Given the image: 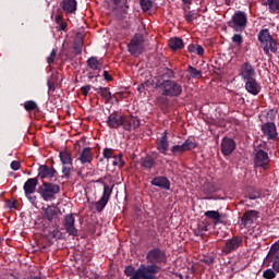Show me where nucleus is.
I'll list each match as a JSON object with an SVG mask.
<instances>
[{
    "mask_svg": "<svg viewBox=\"0 0 279 279\" xmlns=\"http://www.w3.org/2000/svg\"><path fill=\"white\" fill-rule=\"evenodd\" d=\"M255 167H262L263 169H269V155L263 149H258L255 153Z\"/></svg>",
    "mask_w": 279,
    "mask_h": 279,
    "instance_id": "9",
    "label": "nucleus"
},
{
    "mask_svg": "<svg viewBox=\"0 0 279 279\" xmlns=\"http://www.w3.org/2000/svg\"><path fill=\"white\" fill-rule=\"evenodd\" d=\"M262 132L268 141H276V138H278V131L276 130V124L274 122H268L262 125Z\"/></svg>",
    "mask_w": 279,
    "mask_h": 279,
    "instance_id": "11",
    "label": "nucleus"
},
{
    "mask_svg": "<svg viewBox=\"0 0 279 279\" xmlns=\"http://www.w3.org/2000/svg\"><path fill=\"white\" fill-rule=\"evenodd\" d=\"M93 149L90 147H85L81 150L77 160H80L81 165H88L93 162Z\"/></svg>",
    "mask_w": 279,
    "mask_h": 279,
    "instance_id": "19",
    "label": "nucleus"
},
{
    "mask_svg": "<svg viewBox=\"0 0 279 279\" xmlns=\"http://www.w3.org/2000/svg\"><path fill=\"white\" fill-rule=\"evenodd\" d=\"M236 149V142L230 137H225L221 142V153L223 156H230Z\"/></svg>",
    "mask_w": 279,
    "mask_h": 279,
    "instance_id": "15",
    "label": "nucleus"
},
{
    "mask_svg": "<svg viewBox=\"0 0 279 279\" xmlns=\"http://www.w3.org/2000/svg\"><path fill=\"white\" fill-rule=\"evenodd\" d=\"M270 12L279 10V0H266Z\"/></svg>",
    "mask_w": 279,
    "mask_h": 279,
    "instance_id": "36",
    "label": "nucleus"
},
{
    "mask_svg": "<svg viewBox=\"0 0 279 279\" xmlns=\"http://www.w3.org/2000/svg\"><path fill=\"white\" fill-rule=\"evenodd\" d=\"M71 171H73V166H63L62 173L64 178H71Z\"/></svg>",
    "mask_w": 279,
    "mask_h": 279,
    "instance_id": "44",
    "label": "nucleus"
},
{
    "mask_svg": "<svg viewBox=\"0 0 279 279\" xmlns=\"http://www.w3.org/2000/svg\"><path fill=\"white\" fill-rule=\"evenodd\" d=\"M56 168H49L47 165H41L38 168V178L40 180H51V178H56Z\"/></svg>",
    "mask_w": 279,
    "mask_h": 279,
    "instance_id": "14",
    "label": "nucleus"
},
{
    "mask_svg": "<svg viewBox=\"0 0 279 279\" xmlns=\"http://www.w3.org/2000/svg\"><path fill=\"white\" fill-rule=\"evenodd\" d=\"M138 274L141 276L140 278H142V279H151V275L158 274V266H156V265H148V266L142 265L138 268Z\"/></svg>",
    "mask_w": 279,
    "mask_h": 279,
    "instance_id": "16",
    "label": "nucleus"
},
{
    "mask_svg": "<svg viewBox=\"0 0 279 279\" xmlns=\"http://www.w3.org/2000/svg\"><path fill=\"white\" fill-rule=\"evenodd\" d=\"M56 56H57L56 50H52L50 56L47 58L48 64H51V62H53V60H56Z\"/></svg>",
    "mask_w": 279,
    "mask_h": 279,
    "instance_id": "48",
    "label": "nucleus"
},
{
    "mask_svg": "<svg viewBox=\"0 0 279 279\" xmlns=\"http://www.w3.org/2000/svg\"><path fill=\"white\" fill-rule=\"evenodd\" d=\"M228 25L234 32H243L247 27V14L243 11H236L228 22Z\"/></svg>",
    "mask_w": 279,
    "mask_h": 279,
    "instance_id": "3",
    "label": "nucleus"
},
{
    "mask_svg": "<svg viewBox=\"0 0 279 279\" xmlns=\"http://www.w3.org/2000/svg\"><path fill=\"white\" fill-rule=\"evenodd\" d=\"M181 279H183V278L181 277Z\"/></svg>",
    "mask_w": 279,
    "mask_h": 279,
    "instance_id": "55",
    "label": "nucleus"
},
{
    "mask_svg": "<svg viewBox=\"0 0 279 279\" xmlns=\"http://www.w3.org/2000/svg\"><path fill=\"white\" fill-rule=\"evenodd\" d=\"M11 169H12L13 171H19V169H21V162H19V161H12V162H11Z\"/></svg>",
    "mask_w": 279,
    "mask_h": 279,
    "instance_id": "47",
    "label": "nucleus"
},
{
    "mask_svg": "<svg viewBox=\"0 0 279 279\" xmlns=\"http://www.w3.org/2000/svg\"><path fill=\"white\" fill-rule=\"evenodd\" d=\"M150 184H153V186H159V189H165L166 191L171 189V183L166 177H156L151 180Z\"/></svg>",
    "mask_w": 279,
    "mask_h": 279,
    "instance_id": "22",
    "label": "nucleus"
},
{
    "mask_svg": "<svg viewBox=\"0 0 279 279\" xmlns=\"http://www.w3.org/2000/svg\"><path fill=\"white\" fill-rule=\"evenodd\" d=\"M87 66L92 69V71H101L104 63L97 59V57H92L87 60Z\"/></svg>",
    "mask_w": 279,
    "mask_h": 279,
    "instance_id": "28",
    "label": "nucleus"
},
{
    "mask_svg": "<svg viewBox=\"0 0 279 279\" xmlns=\"http://www.w3.org/2000/svg\"><path fill=\"white\" fill-rule=\"evenodd\" d=\"M227 5H230V0H226Z\"/></svg>",
    "mask_w": 279,
    "mask_h": 279,
    "instance_id": "53",
    "label": "nucleus"
},
{
    "mask_svg": "<svg viewBox=\"0 0 279 279\" xmlns=\"http://www.w3.org/2000/svg\"><path fill=\"white\" fill-rule=\"evenodd\" d=\"M151 5H154L151 0H141V7L144 12H147V10H151Z\"/></svg>",
    "mask_w": 279,
    "mask_h": 279,
    "instance_id": "39",
    "label": "nucleus"
},
{
    "mask_svg": "<svg viewBox=\"0 0 279 279\" xmlns=\"http://www.w3.org/2000/svg\"><path fill=\"white\" fill-rule=\"evenodd\" d=\"M146 258L149 263H165L166 257H165V252H162L160 248H153L150 250Z\"/></svg>",
    "mask_w": 279,
    "mask_h": 279,
    "instance_id": "13",
    "label": "nucleus"
},
{
    "mask_svg": "<svg viewBox=\"0 0 279 279\" xmlns=\"http://www.w3.org/2000/svg\"><path fill=\"white\" fill-rule=\"evenodd\" d=\"M187 73L193 80H199L202 77V71L193 68V65L187 66Z\"/></svg>",
    "mask_w": 279,
    "mask_h": 279,
    "instance_id": "31",
    "label": "nucleus"
},
{
    "mask_svg": "<svg viewBox=\"0 0 279 279\" xmlns=\"http://www.w3.org/2000/svg\"><path fill=\"white\" fill-rule=\"evenodd\" d=\"M205 217H207V219H213V221H219V219H221V214H219V211L208 210L205 213Z\"/></svg>",
    "mask_w": 279,
    "mask_h": 279,
    "instance_id": "35",
    "label": "nucleus"
},
{
    "mask_svg": "<svg viewBox=\"0 0 279 279\" xmlns=\"http://www.w3.org/2000/svg\"><path fill=\"white\" fill-rule=\"evenodd\" d=\"M279 256V244H274L268 252V258H275Z\"/></svg>",
    "mask_w": 279,
    "mask_h": 279,
    "instance_id": "37",
    "label": "nucleus"
},
{
    "mask_svg": "<svg viewBox=\"0 0 279 279\" xmlns=\"http://www.w3.org/2000/svg\"><path fill=\"white\" fill-rule=\"evenodd\" d=\"M59 158L63 166L73 167V155L71 154V150L63 149L59 151Z\"/></svg>",
    "mask_w": 279,
    "mask_h": 279,
    "instance_id": "23",
    "label": "nucleus"
},
{
    "mask_svg": "<svg viewBox=\"0 0 279 279\" xmlns=\"http://www.w3.org/2000/svg\"><path fill=\"white\" fill-rule=\"evenodd\" d=\"M110 195H112V187L108 184H104V193L101 198L96 202L95 208L97 213H101L106 206H108V202H110Z\"/></svg>",
    "mask_w": 279,
    "mask_h": 279,
    "instance_id": "7",
    "label": "nucleus"
},
{
    "mask_svg": "<svg viewBox=\"0 0 279 279\" xmlns=\"http://www.w3.org/2000/svg\"><path fill=\"white\" fill-rule=\"evenodd\" d=\"M245 89L251 95H258L260 93V85L254 78L246 80Z\"/></svg>",
    "mask_w": 279,
    "mask_h": 279,
    "instance_id": "25",
    "label": "nucleus"
},
{
    "mask_svg": "<svg viewBox=\"0 0 279 279\" xmlns=\"http://www.w3.org/2000/svg\"><path fill=\"white\" fill-rule=\"evenodd\" d=\"M169 47L172 51H179V49H184V41L180 37H172L169 40Z\"/></svg>",
    "mask_w": 279,
    "mask_h": 279,
    "instance_id": "27",
    "label": "nucleus"
},
{
    "mask_svg": "<svg viewBox=\"0 0 279 279\" xmlns=\"http://www.w3.org/2000/svg\"><path fill=\"white\" fill-rule=\"evenodd\" d=\"M258 40L266 56H269V51L271 53H278V43L276 41V39H274L271 34L269 33V29L267 28L262 29L258 34Z\"/></svg>",
    "mask_w": 279,
    "mask_h": 279,
    "instance_id": "1",
    "label": "nucleus"
},
{
    "mask_svg": "<svg viewBox=\"0 0 279 279\" xmlns=\"http://www.w3.org/2000/svg\"><path fill=\"white\" fill-rule=\"evenodd\" d=\"M155 165H156V160H154V158L151 157H146L142 161V167H144V169H153Z\"/></svg>",
    "mask_w": 279,
    "mask_h": 279,
    "instance_id": "34",
    "label": "nucleus"
},
{
    "mask_svg": "<svg viewBox=\"0 0 279 279\" xmlns=\"http://www.w3.org/2000/svg\"><path fill=\"white\" fill-rule=\"evenodd\" d=\"M182 2H183L185 5H191V3H193V0H182Z\"/></svg>",
    "mask_w": 279,
    "mask_h": 279,
    "instance_id": "51",
    "label": "nucleus"
},
{
    "mask_svg": "<svg viewBox=\"0 0 279 279\" xmlns=\"http://www.w3.org/2000/svg\"><path fill=\"white\" fill-rule=\"evenodd\" d=\"M232 43H234V45H241L243 43V37L240 34H235L232 37Z\"/></svg>",
    "mask_w": 279,
    "mask_h": 279,
    "instance_id": "45",
    "label": "nucleus"
},
{
    "mask_svg": "<svg viewBox=\"0 0 279 279\" xmlns=\"http://www.w3.org/2000/svg\"><path fill=\"white\" fill-rule=\"evenodd\" d=\"M61 8L66 14H73L77 10V1L75 0H63Z\"/></svg>",
    "mask_w": 279,
    "mask_h": 279,
    "instance_id": "26",
    "label": "nucleus"
},
{
    "mask_svg": "<svg viewBox=\"0 0 279 279\" xmlns=\"http://www.w3.org/2000/svg\"><path fill=\"white\" fill-rule=\"evenodd\" d=\"M64 229L71 236H77V229L75 228V217L73 214L65 215L64 217Z\"/></svg>",
    "mask_w": 279,
    "mask_h": 279,
    "instance_id": "12",
    "label": "nucleus"
},
{
    "mask_svg": "<svg viewBox=\"0 0 279 279\" xmlns=\"http://www.w3.org/2000/svg\"><path fill=\"white\" fill-rule=\"evenodd\" d=\"M256 197H258V196H251L250 198H251V199H256Z\"/></svg>",
    "mask_w": 279,
    "mask_h": 279,
    "instance_id": "54",
    "label": "nucleus"
},
{
    "mask_svg": "<svg viewBox=\"0 0 279 279\" xmlns=\"http://www.w3.org/2000/svg\"><path fill=\"white\" fill-rule=\"evenodd\" d=\"M242 80H252L256 75V71L250 63L242 64L240 69Z\"/></svg>",
    "mask_w": 279,
    "mask_h": 279,
    "instance_id": "20",
    "label": "nucleus"
},
{
    "mask_svg": "<svg viewBox=\"0 0 279 279\" xmlns=\"http://www.w3.org/2000/svg\"><path fill=\"white\" fill-rule=\"evenodd\" d=\"M96 90L99 95H101V97H104V99H106V101H110L112 99V94L108 87H99Z\"/></svg>",
    "mask_w": 279,
    "mask_h": 279,
    "instance_id": "32",
    "label": "nucleus"
},
{
    "mask_svg": "<svg viewBox=\"0 0 279 279\" xmlns=\"http://www.w3.org/2000/svg\"><path fill=\"white\" fill-rule=\"evenodd\" d=\"M241 243H243V240H241V238L233 236L232 239L228 240L222 246V254H232L234 250L241 246Z\"/></svg>",
    "mask_w": 279,
    "mask_h": 279,
    "instance_id": "10",
    "label": "nucleus"
},
{
    "mask_svg": "<svg viewBox=\"0 0 279 279\" xmlns=\"http://www.w3.org/2000/svg\"><path fill=\"white\" fill-rule=\"evenodd\" d=\"M189 53H194L195 56H204V47L201 45L191 44L187 47Z\"/></svg>",
    "mask_w": 279,
    "mask_h": 279,
    "instance_id": "29",
    "label": "nucleus"
},
{
    "mask_svg": "<svg viewBox=\"0 0 279 279\" xmlns=\"http://www.w3.org/2000/svg\"><path fill=\"white\" fill-rule=\"evenodd\" d=\"M60 213V209L56 206H48L46 209H44V217L48 221H54V219H58V215Z\"/></svg>",
    "mask_w": 279,
    "mask_h": 279,
    "instance_id": "24",
    "label": "nucleus"
},
{
    "mask_svg": "<svg viewBox=\"0 0 279 279\" xmlns=\"http://www.w3.org/2000/svg\"><path fill=\"white\" fill-rule=\"evenodd\" d=\"M161 93L166 97H180L182 95V85L175 81H163L160 85Z\"/></svg>",
    "mask_w": 279,
    "mask_h": 279,
    "instance_id": "4",
    "label": "nucleus"
},
{
    "mask_svg": "<svg viewBox=\"0 0 279 279\" xmlns=\"http://www.w3.org/2000/svg\"><path fill=\"white\" fill-rule=\"evenodd\" d=\"M268 260H270L272 263V269L274 271H276L277 274H279V255L275 256L272 258H268Z\"/></svg>",
    "mask_w": 279,
    "mask_h": 279,
    "instance_id": "40",
    "label": "nucleus"
},
{
    "mask_svg": "<svg viewBox=\"0 0 279 279\" xmlns=\"http://www.w3.org/2000/svg\"><path fill=\"white\" fill-rule=\"evenodd\" d=\"M24 108L25 110H27V112H32L33 110H36V108H38V105H36L34 100H28L24 104Z\"/></svg>",
    "mask_w": 279,
    "mask_h": 279,
    "instance_id": "38",
    "label": "nucleus"
},
{
    "mask_svg": "<svg viewBox=\"0 0 279 279\" xmlns=\"http://www.w3.org/2000/svg\"><path fill=\"white\" fill-rule=\"evenodd\" d=\"M124 274H125V276H131V278H132V276H134L136 274V270H134V267L128 266L124 269Z\"/></svg>",
    "mask_w": 279,
    "mask_h": 279,
    "instance_id": "46",
    "label": "nucleus"
},
{
    "mask_svg": "<svg viewBox=\"0 0 279 279\" xmlns=\"http://www.w3.org/2000/svg\"><path fill=\"white\" fill-rule=\"evenodd\" d=\"M141 126V120L134 118L132 116H124L122 128L124 130L131 131L136 130V128Z\"/></svg>",
    "mask_w": 279,
    "mask_h": 279,
    "instance_id": "17",
    "label": "nucleus"
},
{
    "mask_svg": "<svg viewBox=\"0 0 279 279\" xmlns=\"http://www.w3.org/2000/svg\"><path fill=\"white\" fill-rule=\"evenodd\" d=\"M257 213L254 210L251 211H246L243 216H242V221L245 223V226H247V223H252L254 221V219H256Z\"/></svg>",
    "mask_w": 279,
    "mask_h": 279,
    "instance_id": "30",
    "label": "nucleus"
},
{
    "mask_svg": "<svg viewBox=\"0 0 279 279\" xmlns=\"http://www.w3.org/2000/svg\"><path fill=\"white\" fill-rule=\"evenodd\" d=\"M124 117L125 116H123L119 112L110 113L107 119L108 128L113 129V130H119V128H121V125H123Z\"/></svg>",
    "mask_w": 279,
    "mask_h": 279,
    "instance_id": "8",
    "label": "nucleus"
},
{
    "mask_svg": "<svg viewBox=\"0 0 279 279\" xmlns=\"http://www.w3.org/2000/svg\"><path fill=\"white\" fill-rule=\"evenodd\" d=\"M104 80H106V82H112V75H110V73H108V71H104Z\"/></svg>",
    "mask_w": 279,
    "mask_h": 279,
    "instance_id": "50",
    "label": "nucleus"
},
{
    "mask_svg": "<svg viewBox=\"0 0 279 279\" xmlns=\"http://www.w3.org/2000/svg\"><path fill=\"white\" fill-rule=\"evenodd\" d=\"M38 193L41 195L44 202H52V199H56V195L60 193V185L56 183L44 182L39 186Z\"/></svg>",
    "mask_w": 279,
    "mask_h": 279,
    "instance_id": "2",
    "label": "nucleus"
},
{
    "mask_svg": "<svg viewBox=\"0 0 279 279\" xmlns=\"http://www.w3.org/2000/svg\"><path fill=\"white\" fill-rule=\"evenodd\" d=\"M157 149L160 154L167 156L169 149V140L167 138V131L163 132L161 137L157 138Z\"/></svg>",
    "mask_w": 279,
    "mask_h": 279,
    "instance_id": "21",
    "label": "nucleus"
},
{
    "mask_svg": "<svg viewBox=\"0 0 279 279\" xmlns=\"http://www.w3.org/2000/svg\"><path fill=\"white\" fill-rule=\"evenodd\" d=\"M38 186V178L28 179L24 184V193L28 199H32L33 193H36Z\"/></svg>",
    "mask_w": 279,
    "mask_h": 279,
    "instance_id": "18",
    "label": "nucleus"
},
{
    "mask_svg": "<svg viewBox=\"0 0 279 279\" xmlns=\"http://www.w3.org/2000/svg\"><path fill=\"white\" fill-rule=\"evenodd\" d=\"M112 165L113 167H119L120 169H122V167H125V161H123V154H119L118 156L114 155Z\"/></svg>",
    "mask_w": 279,
    "mask_h": 279,
    "instance_id": "33",
    "label": "nucleus"
},
{
    "mask_svg": "<svg viewBox=\"0 0 279 279\" xmlns=\"http://www.w3.org/2000/svg\"><path fill=\"white\" fill-rule=\"evenodd\" d=\"M81 93H82V95H84L86 97V95H88V93H90V85L83 86L81 88Z\"/></svg>",
    "mask_w": 279,
    "mask_h": 279,
    "instance_id": "49",
    "label": "nucleus"
},
{
    "mask_svg": "<svg viewBox=\"0 0 279 279\" xmlns=\"http://www.w3.org/2000/svg\"><path fill=\"white\" fill-rule=\"evenodd\" d=\"M56 23L59 25L60 32H64V29H66V22L62 21V16H57Z\"/></svg>",
    "mask_w": 279,
    "mask_h": 279,
    "instance_id": "42",
    "label": "nucleus"
},
{
    "mask_svg": "<svg viewBox=\"0 0 279 279\" xmlns=\"http://www.w3.org/2000/svg\"><path fill=\"white\" fill-rule=\"evenodd\" d=\"M263 278H265V279H274V278H276V271H274L271 268L266 269L263 272Z\"/></svg>",
    "mask_w": 279,
    "mask_h": 279,
    "instance_id": "43",
    "label": "nucleus"
},
{
    "mask_svg": "<svg viewBox=\"0 0 279 279\" xmlns=\"http://www.w3.org/2000/svg\"><path fill=\"white\" fill-rule=\"evenodd\" d=\"M104 158L110 160V158H114V150L112 148H105L102 151Z\"/></svg>",
    "mask_w": 279,
    "mask_h": 279,
    "instance_id": "41",
    "label": "nucleus"
},
{
    "mask_svg": "<svg viewBox=\"0 0 279 279\" xmlns=\"http://www.w3.org/2000/svg\"><path fill=\"white\" fill-rule=\"evenodd\" d=\"M195 147H197L195 140L187 138L183 144L172 146L171 154L173 156H182V154L191 151V149H195Z\"/></svg>",
    "mask_w": 279,
    "mask_h": 279,
    "instance_id": "5",
    "label": "nucleus"
},
{
    "mask_svg": "<svg viewBox=\"0 0 279 279\" xmlns=\"http://www.w3.org/2000/svg\"><path fill=\"white\" fill-rule=\"evenodd\" d=\"M143 35H135L130 44H128V49L131 52V56H141V53H143L144 51V47H143Z\"/></svg>",
    "mask_w": 279,
    "mask_h": 279,
    "instance_id": "6",
    "label": "nucleus"
},
{
    "mask_svg": "<svg viewBox=\"0 0 279 279\" xmlns=\"http://www.w3.org/2000/svg\"><path fill=\"white\" fill-rule=\"evenodd\" d=\"M185 21H187L189 23H191V21H193V16H191V15H185Z\"/></svg>",
    "mask_w": 279,
    "mask_h": 279,
    "instance_id": "52",
    "label": "nucleus"
}]
</instances>
